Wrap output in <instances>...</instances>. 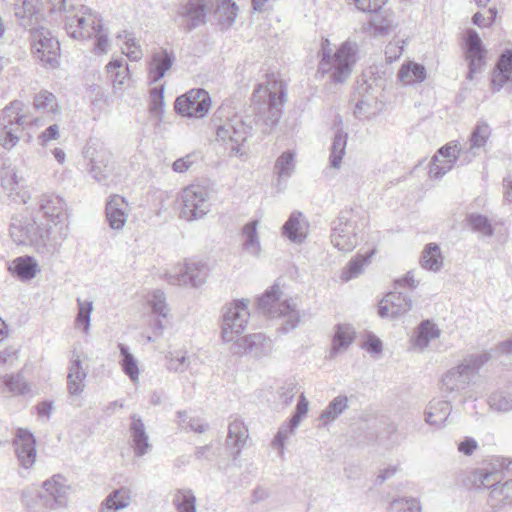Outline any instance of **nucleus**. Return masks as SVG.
Masks as SVG:
<instances>
[{
	"instance_id": "nucleus-1",
	"label": "nucleus",
	"mask_w": 512,
	"mask_h": 512,
	"mask_svg": "<svg viewBox=\"0 0 512 512\" xmlns=\"http://www.w3.org/2000/svg\"><path fill=\"white\" fill-rule=\"evenodd\" d=\"M286 97V84L274 74L267 75L266 82L255 87L253 101L256 118L254 121L255 125L262 127L263 134H269L277 126Z\"/></svg>"
},
{
	"instance_id": "nucleus-2",
	"label": "nucleus",
	"mask_w": 512,
	"mask_h": 512,
	"mask_svg": "<svg viewBox=\"0 0 512 512\" xmlns=\"http://www.w3.org/2000/svg\"><path fill=\"white\" fill-rule=\"evenodd\" d=\"M357 44L351 41H345L339 49L333 54L330 48L329 39H322L317 73L322 76L330 73L331 80L334 83L344 82L351 74L352 65L355 63V54Z\"/></svg>"
},
{
	"instance_id": "nucleus-3",
	"label": "nucleus",
	"mask_w": 512,
	"mask_h": 512,
	"mask_svg": "<svg viewBox=\"0 0 512 512\" xmlns=\"http://www.w3.org/2000/svg\"><path fill=\"white\" fill-rule=\"evenodd\" d=\"M39 209L48 221L49 233H52L54 239L50 244L53 251H60L63 242L68 238L69 227L67 220V204L65 200L56 194L47 193L41 195L39 199Z\"/></svg>"
},
{
	"instance_id": "nucleus-4",
	"label": "nucleus",
	"mask_w": 512,
	"mask_h": 512,
	"mask_svg": "<svg viewBox=\"0 0 512 512\" xmlns=\"http://www.w3.org/2000/svg\"><path fill=\"white\" fill-rule=\"evenodd\" d=\"M491 359L489 352L469 354L455 367L448 370L442 377L443 393L461 392L471 383L479 370Z\"/></svg>"
},
{
	"instance_id": "nucleus-5",
	"label": "nucleus",
	"mask_w": 512,
	"mask_h": 512,
	"mask_svg": "<svg viewBox=\"0 0 512 512\" xmlns=\"http://www.w3.org/2000/svg\"><path fill=\"white\" fill-rule=\"evenodd\" d=\"M282 295L279 285L274 284L258 299L257 307L262 314L270 318L284 317L282 330L288 332L298 325L300 314L291 300H281Z\"/></svg>"
},
{
	"instance_id": "nucleus-6",
	"label": "nucleus",
	"mask_w": 512,
	"mask_h": 512,
	"mask_svg": "<svg viewBox=\"0 0 512 512\" xmlns=\"http://www.w3.org/2000/svg\"><path fill=\"white\" fill-rule=\"evenodd\" d=\"M252 131V120L249 117L244 119L234 116L217 127L216 136L217 140H221L228 145L232 156L245 160L248 157V149L245 143L252 136Z\"/></svg>"
},
{
	"instance_id": "nucleus-7",
	"label": "nucleus",
	"mask_w": 512,
	"mask_h": 512,
	"mask_svg": "<svg viewBox=\"0 0 512 512\" xmlns=\"http://www.w3.org/2000/svg\"><path fill=\"white\" fill-rule=\"evenodd\" d=\"M10 235L18 245H31L38 251L45 250L51 255L59 252L53 251L50 245L54 241L52 233L47 228L40 227L33 219H14L10 224Z\"/></svg>"
},
{
	"instance_id": "nucleus-8",
	"label": "nucleus",
	"mask_w": 512,
	"mask_h": 512,
	"mask_svg": "<svg viewBox=\"0 0 512 512\" xmlns=\"http://www.w3.org/2000/svg\"><path fill=\"white\" fill-rule=\"evenodd\" d=\"M24 103L12 101L6 106L0 116V145L7 150L15 147L20 140L23 126L28 123L27 115L23 112Z\"/></svg>"
},
{
	"instance_id": "nucleus-9",
	"label": "nucleus",
	"mask_w": 512,
	"mask_h": 512,
	"mask_svg": "<svg viewBox=\"0 0 512 512\" xmlns=\"http://www.w3.org/2000/svg\"><path fill=\"white\" fill-rule=\"evenodd\" d=\"M249 300H236L222 308L221 336L224 342L233 344L245 331L250 318Z\"/></svg>"
},
{
	"instance_id": "nucleus-10",
	"label": "nucleus",
	"mask_w": 512,
	"mask_h": 512,
	"mask_svg": "<svg viewBox=\"0 0 512 512\" xmlns=\"http://www.w3.org/2000/svg\"><path fill=\"white\" fill-rule=\"evenodd\" d=\"M33 55L49 68H57L60 64V43L51 31L45 27L29 28Z\"/></svg>"
},
{
	"instance_id": "nucleus-11",
	"label": "nucleus",
	"mask_w": 512,
	"mask_h": 512,
	"mask_svg": "<svg viewBox=\"0 0 512 512\" xmlns=\"http://www.w3.org/2000/svg\"><path fill=\"white\" fill-rule=\"evenodd\" d=\"M83 156L87 161L90 175L97 181H105L113 170L112 154L97 140H90L83 148Z\"/></svg>"
},
{
	"instance_id": "nucleus-12",
	"label": "nucleus",
	"mask_w": 512,
	"mask_h": 512,
	"mask_svg": "<svg viewBox=\"0 0 512 512\" xmlns=\"http://www.w3.org/2000/svg\"><path fill=\"white\" fill-rule=\"evenodd\" d=\"M357 223L352 210H343L332 222L331 242L342 252H351L358 244Z\"/></svg>"
},
{
	"instance_id": "nucleus-13",
	"label": "nucleus",
	"mask_w": 512,
	"mask_h": 512,
	"mask_svg": "<svg viewBox=\"0 0 512 512\" xmlns=\"http://www.w3.org/2000/svg\"><path fill=\"white\" fill-rule=\"evenodd\" d=\"M180 215L187 221L204 217L209 212L208 190L200 185H190L181 193Z\"/></svg>"
},
{
	"instance_id": "nucleus-14",
	"label": "nucleus",
	"mask_w": 512,
	"mask_h": 512,
	"mask_svg": "<svg viewBox=\"0 0 512 512\" xmlns=\"http://www.w3.org/2000/svg\"><path fill=\"white\" fill-rule=\"evenodd\" d=\"M211 105L209 93L204 89H192L177 97L174 108L178 114L187 117L203 118Z\"/></svg>"
},
{
	"instance_id": "nucleus-15",
	"label": "nucleus",
	"mask_w": 512,
	"mask_h": 512,
	"mask_svg": "<svg viewBox=\"0 0 512 512\" xmlns=\"http://www.w3.org/2000/svg\"><path fill=\"white\" fill-rule=\"evenodd\" d=\"M82 16H67L65 28L74 39H89L101 28V19L88 7L82 6Z\"/></svg>"
},
{
	"instance_id": "nucleus-16",
	"label": "nucleus",
	"mask_w": 512,
	"mask_h": 512,
	"mask_svg": "<svg viewBox=\"0 0 512 512\" xmlns=\"http://www.w3.org/2000/svg\"><path fill=\"white\" fill-rule=\"evenodd\" d=\"M44 492H40L37 498L42 501L46 508L55 509L66 507L70 486L66 484V479L60 475H54L43 482Z\"/></svg>"
},
{
	"instance_id": "nucleus-17",
	"label": "nucleus",
	"mask_w": 512,
	"mask_h": 512,
	"mask_svg": "<svg viewBox=\"0 0 512 512\" xmlns=\"http://www.w3.org/2000/svg\"><path fill=\"white\" fill-rule=\"evenodd\" d=\"M208 276V267L201 262H188L179 267L177 271L166 274L168 282L172 285H190L199 287L203 285Z\"/></svg>"
},
{
	"instance_id": "nucleus-18",
	"label": "nucleus",
	"mask_w": 512,
	"mask_h": 512,
	"mask_svg": "<svg viewBox=\"0 0 512 512\" xmlns=\"http://www.w3.org/2000/svg\"><path fill=\"white\" fill-rule=\"evenodd\" d=\"M214 7V0H188L179 6L177 16L186 21L183 28L190 32L206 23L209 9Z\"/></svg>"
},
{
	"instance_id": "nucleus-19",
	"label": "nucleus",
	"mask_w": 512,
	"mask_h": 512,
	"mask_svg": "<svg viewBox=\"0 0 512 512\" xmlns=\"http://www.w3.org/2000/svg\"><path fill=\"white\" fill-rule=\"evenodd\" d=\"M462 157V150L457 144L442 146L432 157L429 165V176L432 179H440L449 172L458 159Z\"/></svg>"
},
{
	"instance_id": "nucleus-20",
	"label": "nucleus",
	"mask_w": 512,
	"mask_h": 512,
	"mask_svg": "<svg viewBox=\"0 0 512 512\" xmlns=\"http://www.w3.org/2000/svg\"><path fill=\"white\" fill-rule=\"evenodd\" d=\"M272 350V341L262 333H254L239 337L231 344L230 351L233 354H251L254 357H262Z\"/></svg>"
},
{
	"instance_id": "nucleus-21",
	"label": "nucleus",
	"mask_w": 512,
	"mask_h": 512,
	"mask_svg": "<svg viewBox=\"0 0 512 512\" xmlns=\"http://www.w3.org/2000/svg\"><path fill=\"white\" fill-rule=\"evenodd\" d=\"M413 307L411 297L401 292L392 291L384 296L378 305V314L381 318H398Z\"/></svg>"
},
{
	"instance_id": "nucleus-22",
	"label": "nucleus",
	"mask_w": 512,
	"mask_h": 512,
	"mask_svg": "<svg viewBox=\"0 0 512 512\" xmlns=\"http://www.w3.org/2000/svg\"><path fill=\"white\" fill-rule=\"evenodd\" d=\"M465 56L469 61L467 79L472 80L474 74L481 70L484 64L485 49L479 34L468 29L465 37Z\"/></svg>"
},
{
	"instance_id": "nucleus-23",
	"label": "nucleus",
	"mask_w": 512,
	"mask_h": 512,
	"mask_svg": "<svg viewBox=\"0 0 512 512\" xmlns=\"http://www.w3.org/2000/svg\"><path fill=\"white\" fill-rule=\"evenodd\" d=\"M13 445L19 464L23 468H30L36 459V440L34 435L30 431L20 428L17 431Z\"/></svg>"
},
{
	"instance_id": "nucleus-24",
	"label": "nucleus",
	"mask_w": 512,
	"mask_h": 512,
	"mask_svg": "<svg viewBox=\"0 0 512 512\" xmlns=\"http://www.w3.org/2000/svg\"><path fill=\"white\" fill-rule=\"evenodd\" d=\"M308 231L309 223L300 211H293L282 226L283 236L297 244H301L306 240Z\"/></svg>"
},
{
	"instance_id": "nucleus-25",
	"label": "nucleus",
	"mask_w": 512,
	"mask_h": 512,
	"mask_svg": "<svg viewBox=\"0 0 512 512\" xmlns=\"http://www.w3.org/2000/svg\"><path fill=\"white\" fill-rule=\"evenodd\" d=\"M128 203L124 197L120 195H112L109 197L106 207V219L111 229L121 230L127 222Z\"/></svg>"
},
{
	"instance_id": "nucleus-26",
	"label": "nucleus",
	"mask_w": 512,
	"mask_h": 512,
	"mask_svg": "<svg viewBox=\"0 0 512 512\" xmlns=\"http://www.w3.org/2000/svg\"><path fill=\"white\" fill-rule=\"evenodd\" d=\"M175 61L173 52L167 49H159L153 52L149 63L150 83L155 84L161 80Z\"/></svg>"
},
{
	"instance_id": "nucleus-27",
	"label": "nucleus",
	"mask_w": 512,
	"mask_h": 512,
	"mask_svg": "<svg viewBox=\"0 0 512 512\" xmlns=\"http://www.w3.org/2000/svg\"><path fill=\"white\" fill-rule=\"evenodd\" d=\"M130 418V434L134 454L137 457H142L151 450L152 445L149 443V436L140 416L133 414Z\"/></svg>"
},
{
	"instance_id": "nucleus-28",
	"label": "nucleus",
	"mask_w": 512,
	"mask_h": 512,
	"mask_svg": "<svg viewBox=\"0 0 512 512\" xmlns=\"http://www.w3.org/2000/svg\"><path fill=\"white\" fill-rule=\"evenodd\" d=\"M40 0H16L15 16L24 28L34 27L42 16Z\"/></svg>"
},
{
	"instance_id": "nucleus-29",
	"label": "nucleus",
	"mask_w": 512,
	"mask_h": 512,
	"mask_svg": "<svg viewBox=\"0 0 512 512\" xmlns=\"http://www.w3.org/2000/svg\"><path fill=\"white\" fill-rule=\"evenodd\" d=\"M512 81V49H505L498 57L492 73V87L499 91L506 83Z\"/></svg>"
},
{
	"instance_id": "nucleus-30",
	"label": "nucleus",
	"mask_w": 512,
	"mask_h": 512,
	"mask_svg": "<svg viewBox=\"0 0 512 512\" xmlns=\"http://www.w3.org/2000/svg\"><path fill=\"white\" fill-rule=\"evenodd\" d=\"M452 411V405L446 400L433 399L425 409V421L437 428L442 427Z\"/></svg>"
},
{
	"instance_id": "nucleus-31",
	"label": "nucleus",
	"mask_w": 512,
	"mask_h": 512,
	"mask_svg": "<svg viewBox=\"0 0 512 512\" xmlns=\"http://www.w3.org/2000/svg\"><path fill=\"white\" fill-rule=\"evenodd\" d=\"M490 135L491 129L489 125L484 121H478L469 138V150L463 153V161L466 163L470 162L472 157L477 155L476 150H479L486 145Z\"/></svg>"
},
{
	"instance_id": "nucleus-32",
	"label": "nucleus",
	"mask_w": 512,
	"mask_h": 512,
	"mask_svg": "<svg viewBox=\"0 0 512 512\" xmlns=\"http://www.w3.org/2000/svg\"><path fill=\"white\" fill-rule=\"evenodd\" d=\"M213 18L222 30L228 29L236 20L238 7L232 0H214Z\"/></svg>"
},
{
	"instance_id": "nucleus-33",
	"label": "nucleus",
	"mask_w": 512,
	"mask_h": 512,
	"mask_svg": "<svg viewBox=\"0 0 512 512\" xmlns=\"http://www.w3.org/2000/svg\"><path fill=\"white\" fill-rule=\"evenodd\" d=\"M248 439V429L244 425V423L235 419L230 422L228 426V435L226 439L227 446L232 449V454L234 458H237L241 452V449L245 445Z\"/></svg>"
},
{
	"instance_id": "nucleus-34",
	"label": "nucleus",
	"mask_w": 512,
	"mask_h": 512,
	"mask_svg": "<svg viewBox=\"0 0 512 512\" xmlns=\"http://www.w3.org/2000/svg\"><path fill=\"white\" fill-rule=\"evenodd\" d=\"M87 372L82 367V362L77 356L73 358L67 375V389L71 396L80 395L85 388Z\"/></svg>"
},
{
	"instance_id": "nucleus-35",
	"label": "nucleus",
	"mask_w": 512,
	"mask_h": 512,
	"mask_svg": "<svg viewBox=\"0 0 512 512\" xmlns=\"http://www.w3.org/2000/svg\"><path fill=\"white\" fill-rule=\"evenodd\" d=\"M9 270L22 281H29L37 275L39 266L33 257L22 256L13 260Z\"/></svg>"
},
{
	"instance_id": "nucleus-36",
	"label": "nucleus",
	"mask_w": 512,
	"mask_h": 512,
	"mask_svg": "<svg viewBox=\"0 0 512 512\" xmlns=\"http://www.w3.org/2000/svg\"><path fill=\"white\" fill-rule=\"evenodd\" d=\"M303 417V415L294 412L290 420L282 424L277 434L275 435L272 441V445L274 448L279 450V454L281 456L284 454L285 441L295 433V430Z\"/></svg>"
},
{
	"instance_id": "nucleus-37",
	"label": "nucleus",
	"mask_w": 512,
	"mask_h": 512,
	"mask_svg": "<svg viewBox=\"0 0 512 512\" xmlns=\"http://www.w3.org/2000/svg\"><path fill=\"white\" fill-rule=\"evenodd\" d=\"M398 78L404 85L422 82L426 78V69L419 63L408 61L401 66Z\"/></svg>"
},
{
	"instance_id": "nucleus-38",
	"label": "nucleus",
	"mask_w": 512,
	"mask_h": 512,
	"mask_svg": "<svg viewBox=\"0 0 512 512\" xmlns=\"http://www.w3.org/2000/svg\"><path fill=\"white\" fill-rule=\"evenodd\" d=\"M130 503L129 492L123 488L112 491L102 503L100 512H116Z\"/></svg>"
},
{
	"instance_id": "nucleus-39",
	"label": "nucleus",
	"mask_w": 512,
	"mask_h": 512,
	"mask_svg": "<svg viewBox=\"0 0 512 512\" xmlns=\"http://www.w3.org/2000/svg\"><path fill=\"white\" fill-rule=\"evenodd\" d=\"M440 331L437 326L429 320L423 321L417 330V335L413 339V346L423 350L426 348L430 341L438 338Z\"/></svg>"
},
{
	"instance_id": "nucleus-40",
	"label": "nucleus",
	"mask_w": 512,
	"mask_h": 512,
	"mask_svg": "<svg viewBox=\"0 0 512 512\" xmlns=\"http://www.w3.org/2000/svg\"><path fill=\"white\" fill-rule=\"evenodd\" d=\"M421 265L423 268L437 272L442 268L443 257L440 247L436 243H429L425 246L422 256Z\"/></svg>"
},
{
	"instance_id": "nucleus-41",
	"label": "nucleus",
	"mask_w": 512,
	"mask_h": 512,
	"mask_svg": "<svg viewBox=\"0 0 512 512\" xmlns=\"http://www.w3.org/2000/svg\"><path fill=\"white\" fill-rule=\"evenodd\" d=\"M348 402V397L345 395H338L335 397L320 414L319 418L323 421V424L326 425L334 422L346 409H348Z\"/></svg>"
},
{
	"instance_id": "nucleus-42",
	"label": "nucleus",
	"mask_w": 512,
	"mask_h": 512,
	"mask_svg": "<svg viewBox=\"0 0 512 512\" xmlns=\"http://www.w3.org/2000/svg\"><path fill=\"white\" fill-rule=\"evenodd\" d=\"M347 133L338 130L333 138L330 148L329 162L332 168L338 169L341 166L343 156L346 153Z\"/></svg>"
},
{
	"instance_id": "nucleus-43",
	"label": "nucleus",
	"mask_w": 512,
	"mask_h": 512,
	"mask_svg": "<svg viewBox=\"0 0 512 512\" xmlns=\"http://www.w3.org/2000/svg\"><path fill=\"white\" fill-rule=\"evenodd\" d=\"M4 386L12 395L25 396L31 392L30 384L25 380L22 372L5 374L2 376Z\"/></svg>"
},
{
	"instance_id": "nucleus-44",
	"label": "nucleus",
	"mask_w": 512,
	"mask_h": 512,
	"mask_svg": "<svg viewBox=\"0 0 512 512\" xmlns=\"http://www.w3.org/2000/svg\"><path fill=\"white\" fill-rule=\"evenodd\" d=\"M33 107L35 110L46 114H57L59 112L56 96L47 90H42L34 96Z\"/></svg>"
},
{
	"instance_id": "nucleus-45",
	"label": "nucleus",
	"mask_w": 512,
	"mask_h": 512,
	"mask_svg": "<svg viewBox=\"0 0 512 512\" xmlns=\"http://www.w3.org/2000/svg\"><path fill=\"white\" fill-rule=\"evenodd\" d=\"M355 331L351 325L338 324L333 337L331 355L334 356L340 349L347 348L354 340Z\"/></svg>"
},
{
	"instance_id": "nucleus-46",
	"label": "nucleus",
	"mask_w": 512,
	"mask_h": 512,
	"mask_svg": "<svg viewBox=\"0 0 512 512\" xmlns=\"http://www.w3.org/2000/svg\"><path fill=\"white\" fill-rule=\"evenodd\" d=\"M487 403L496 412H509L512 410V393L507 389H497L488 396Z\"/></svg>"
},
{
	"instance_id": "nucleus-47",
	"label": "nucleus",
	"mask_w": 512,
	"mask_h": 512,
	"mask_svg": "<svg viewBox=\"0 0 512 512\" xmlns=\"http://www.w3.org/2000/svg\"><path fill=\"white\" fill-rule=\"evenodd\" d=\"M121 354L120 366L122 371L130 378L132 382H136L139 377V368L136 358L130 353L129 348L122 344H118Z\"/></svg>"
},
{
	"instance_id": "nucleus-48",
	"label": "nucleus",
	"mask_w": 512,
	"mask_h": 512,
	"mask_svg": "<svg viewBox=\"0 0 512 512\" xmlns=\"http://www.w3.org/2000/svg\"><path fill=\"white\" fill-rule=\"evenodd\" d=\"M257 224L258 221L254 220L243 227V236L245 238L243 250L253 256H258L261 250L257 235Z\"/></svg>"
},
{
	"instance_id": "nucleus-49",
	"label": "nucleus",
	"mask_w": 512,
	"mask_h": 512,
	"mask_svg": "<svg viewBox=\"0 0 512 512\" xmlns=\"http://www.w3.org/2000/svg\"><path fill=\"white\" fill-rule=\"evenodd\" d=\"M373 254L374 250H372L366 255L357 254L348 262L346 267L342 270L341 278L344 281H349L353 278L358 277L363 272L364 265L369 262Z\"/></svg>"
},
{
	"instance_id": "nucleus-50",
	"label": "nucleus",
	"mask_w": 512,
	"mask_h": 512,
	"mask_svg": "<svg viewBox=\"0 0 512 512\" xmlns=\"http://www.w3.org/2000/svg\"><path fill=\"white\" fill-rule=\"evenodd\" d=\"M466 221L473 232L480 233L486 237H492L494 235V228L487 216L478 213H470L467 215Z\"/></svg>"
},
{
	"instance_id": "nucleus-51",
	"label": "nucleus",
	"mask_w": 512,
	"mask_h": 512,
	"mask_svg": "<svg viewBox=\"0 0 512 512\" xmlns=\"http://www.w3.org/2000/svg\"><path fill=\"white\" fill-rule=\"evenodd\" d=\"M18 178L15 172L7 171L6 175L2 177V187L9 191V196L15 203L26 204L29 198L27 192H15L18 188Z\"/></svg>"
},
{
	"instance_id": "nucleus-52",
	"label": "nucleus",
	"mask_w": 512,
	"mask_h": 512,
	"mask_svg": "<svg viewBox=\"0 0 512 512\" xmlns=\"http://www.w3.org/2000/svg\"><path fill=\"white\" fill-rule=\"evenodd\" d=\"M107 73L111 82L113 83L114 88H121V86L125 83V80L128 77L129 69L127 65L123 64L122 60L116 59L110 61L107 66Z\"/></svg>"
},
{
	"instance_id": "nucleus-53",
	"label": "nucleus",
	"mask_w": 512,
	"mask_h": 512,
	"mask_svg": "<svg viewBox=\"0 0 512 512\" xmlns=\"http://www.w3.org/2000/svg\"><path fill=\"white\" fill-rule=\"evenodd\" d=\"M173 503L178 512H196V497L190 489L177 490Z\"/></svg>"
},
{
	"instance_id": "nucleus-54",
	"label": "nucleus",
	"mask_w": 512,
	"mask_h": 512,
	"mask_svg": "<svg viewBox=\"0 0 512 512\" xmlns=\"http://www.w3.org/2000/svg\"><path fill=\"white\" fill-rule=\"evenodd\" d=\"M294 153L283 152L275 162V172L279 179L290 177L295 169Z\"/></svg>"
},
{
	"instance_id": "nucleus-55",
	"label": "nucleus",
	"mask_w": 512,
	"mask_h": 512,
	"mask_svg": "<svg viewBox=\"0 0 512 512\" xmlns=\"http://www.w3.org/2000/svg\"><path fill=\"white\" fill-rule=\"evenodd\" d=\"M389 512H421V506L416 498L400 497L391 501Z\"/></svg>"
},
{
	"instance_id": "nucleus-56",
	"label": "nucleus",
	"mask_w": 512,
	"mask_h": 512,
	"mask_svg": "<svg viewBox=\"0 0 512 512\" xmlns=\"http://www.w3.org/2000/svg\"><path fill=\"white\" fill-rule=\"evenodd\" d=\"M490 499L492 501H498L502 505H512V479L505 481L494 487L490 491Z\"/></svg>"
},
{
	"instance_id": "nucleus-57",
	"label": "nucleus",
	"mask_w": 512,
	"mask_h": 512,
	"mask_svg": "<svg viewBox=\"0 0 512 512\" xmlns=\"http://www.w3.org/2000/svg\"><path fill=\"white\" fill-rule=\"evenodd\" d=\"M77 305H78V314L75 320V325L77 327L83 326L84 332L87 333L90 328V321H91V312L93 309V302L92 301H83L80 298H77Z\"/></svg>"
},
{
	"instance_id": "nucleus-58",
	"label": "nucleus",
	"mask_w": 512,
	"mask_h": 512,
	"mask_svg": "<svg viewBox=\"0 0 512 512\" xmlns=\"http://www.w3.org/2000/svg\"><path fill=\"white\" fill-rule=\"evenodd\" d=\"M150 112L161 120L164 112V86L154 87L150 91Z\"/></svg>"
},
{
	"instance_id": "nucleus-59",
	"label": "nucleus",
	"mask_w": 512,
	"mask_h": 512,
	"mask_svg": "<svg viewBox=\"0 0 512 512\" xmlns=\"http://www.w3.org/2000/svg\"><path fill=\"white\" fill-rule=\"evenodd\" d=\"M177 417L182 427L189 428L194 432L204 433L209 427V425L201 419L189 417L186 411H178Z\"/></svg>"
},
{
	"instance_id": "nucleus-60",
	"label": "nucleus",
	"mask_w": 512,
	"mask_h": 512,
	"mask_svg": "<svg viewBox=\"0 0 512 512\" xmlns=\"http://www.w3.org/2000/svg\"><path fill=\"white\" fill-rule=\"evenodd\" d=\"M477 474L478 478L476 481H479V484H477V486L486 489H491V491L493 490L494 487H498L502 479V473L499 471L488 472L484 470H479Z\"/></svg>"
},
{
	"instance_id": "nucleus-61",
	"label": "nucleus",
	"mask_w": 512,
	"mask_h": 512,
	"mask_svg": "<svg viewBox=\"0 0 512 512\" xmlns=\"http://www.w3.org/2000/svg\"><path fill=\"white\" fill-rule=\"evenodd\" d=\"M148 302L155 314L163 318L167 316L168 307L166 305V297L163 291L155 290Z\"/></svg>"
},
{
	"instance_id": "nucleus-62",
	"label": "nucleus",
	"mask_w": 512,
	"mask_h": 512,
	"mask_svg": "<svg viewBox=\"0 0 512 512\" xmlns=\"http://www.w3.org/2000/svg\"><path fill=\"white\" fill-rule=\"evenodd\" d=\"M369 27L372 30V34L376 37L387 35L392 27V22L386 17L374 16L369 21Z\"/></svg>"
},
{
	"instance_id": "nucleus-63",
	"label": "nucleus",
	"mask_w": 512,
	"mask_h": 512,
	"mask_svg": "<svg viewBox=\"0 0 512 512\" xmlns=\"http://www.w3.org/2000/svg\"><path fill=\"white\" fill-rule=\"evenodd\" d=\"M167 368L169 371L182 373L189 368V358L185 353H171L167 363Z\"/></svg>"
},
{
	"instance_id": "nucleus-64",
	"label": "nucleus",
	"mask_w": 512,
	"mask_h": 512,
	"mask_svg": "<svg viewBox=\"0 0 512 512\" xmlns=\"http://www.w3.org/2000/svg\"><path fill=\"white\" fill-rule=\"evenodd\" d=\"M357 9L366 13H377L388 0H353Z\"/></svg>"
}]
</instances>
